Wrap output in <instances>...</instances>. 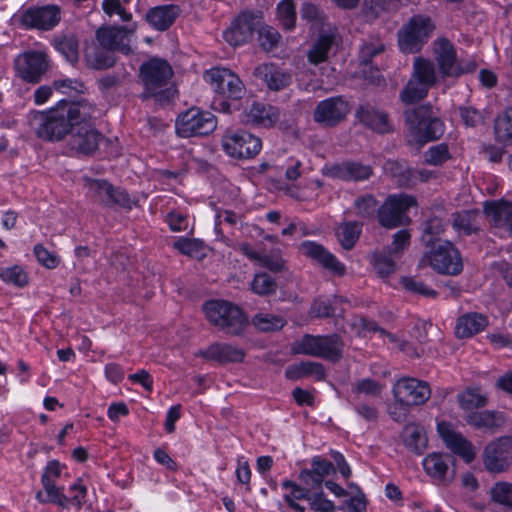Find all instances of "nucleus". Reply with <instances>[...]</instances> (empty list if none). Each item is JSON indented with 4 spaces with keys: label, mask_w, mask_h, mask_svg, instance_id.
<instances>
[{
    "label": "nucleus",
    "mask_w": 512,
    "mask_h": 512,
    "mask_svg": "<svg viewBox=\"0 0 512 512\" xmlns=\"http://www.w3.org/2000/svg\"><path fill=\"white\" fill-rule=\"evenodd\" d=\"M203 310L211 324L229 334L240 333L247 324V319L242 310L227 301H208L204 304Z\"/></svg>",
    "instance_id": "0eeeda50"
},
{
    "label": "nucleus",
    "mask_w": 512,
    "mask_h": 512,
    "mask_svg": "<svg viewBox=\"0 0 512 512\" xmlns=\"http://www.w3.org/2000/svg\"><path fill=\"white\" fill-rule=\"evenodd\" d=\"M135 28V26L131 29L105 27L97 31L96 37L102 48L108 51H119L123 54H129L132 51L131 37Z\"/></svg>",
    "instance_id": "5701e85b"
},
{
    "label": "nucleus",
    "mask_w": 512,
    "mask_h": 512,
    "mask_svg": "<svg viewBox=\"0 0 512 512\" xmlns=\"http://www.w3.org/2000/svg\"><path fill=\"white\" fill-rule=\"evenodd\" d=\"M263 15L260 11H244L231 23V26L224 31L223 37L231 46H240L246 43L253 33L262 24Z\"/></svg>",
    "instance_id": "ddd939ff"
},
{
    "label": "nucleus",
    "mask_w": 512,
    "mask_h": 512,
    "mask_svg": "<svg viewBox=\"0 0 512 512\" xmlns=\"http://www.w3.org/2000/svg\"><path fill=\"white\" fill-rule=\"evenodd\" d=\"M278 19L286 30H292L296 22V6L293 0H282L277 5Z\"/></svg>",
    "instance_id": "603ef678"
},
{
    "label": "nucleus",
    "mask_w": 512,
    "mask_h": 512,
    "mask_svg": "<svg viewBox=\"0 0 512 512\" xmlns=\"http://www.w3.org/2000/svg\"><path fill=\"white\" fill-rule=\"evenodd\" d=\"M400 283L406 291L420 294L425 297L436 296V292L433 289L427 287L422 281H417L412 277H402Z\"/></svg>",
    "instance_id": "0e129e2a"
},
{
    "label": "nucleus",
    "mask_w": 512,
    "mask_h": 512,
    "mask_svg": "<svg viewBox=\"0 0 512 512\" xmlns=\"http://www.w3.org/2000/svg\"><path fill=\"white\" fill-rule=\"evenodd\" d=\"M285 375L288 379L297 380L308 376H313L317 380L325 377V371L322 364L313 361H302L298 364L289 366Z\"/></svg>",
    "instance_id": "e433bc0d"
},
{
    "label": "nucleus",
    "mask_w": 512,
    "mask_h": 512,
    "mask_svg": "<svg viewBox=\"0 0 512 512\" xmlns=\"http://www.w3.org/2000/svg\"><path fill=\"white\" fill-rule=\"evenodd\" d=\"M110 52L111 51H103L99 49L88 50L85 55L86 62L94 69L109 68L115 63V59Z\"/></svg>",
    "instance_id": "864d4df0"
},
{
    "label": "nucleus",
    "mask_w": 512,
    "mask_h": 512,
    "mask_svg": "<svg viewBox=\"0 0 512 512\" xmlns=\"http://www.w3.org/2000/svg\"><path fill=\"white\" fill-rule=\"evenodd\" d=\"M452 463L451 456L437 452L428 454L422 461L426 474L445 486L450 485L455 478V469L451 468Z\"/></svg>",
    "instance_id": "6ab92c4d"
},
{
    "label": "nucleus",
    "mask_w": 512,
    "mask_h": 512,
    "mask_svg": "<svg viewBox=\"0 0 512 512\" xmlns=\"http://www.w3.org/2000/svg\"><path fill=\"white\" fill-rule=\"evenodd\" d=\"M257 31L259 44L265 51H271L278 46L281 35L275 28L261 24Z\"/></svg>",
    "instance_id": "6e6d98bb"
},
{
    "label": "nucleus",
    "mask_w": 512,
    "mask_h": 512,
    "mask_svg": "<svg viewBox=\"0 0 512 512\" xmlns=\"http://www.w3.org/2000/svg\"><path fill=\"white\" fill-rule=\"evenodd\" d=\"M340 44L341 36L337 28L331 24L323 25L307 52L309 63L318 65L327 61L331 54L336 53Z\"/></svg>",
    "instance_id": "4468645a"
},
{
    "label": "nucleus",
    "mask_w": 512,
    "mask_h": 512,
    "mask_svg": "<svg viewBox=\"0 0 512 512\" xmlns=\"http://www.w3.org/2000/svg\"><path fill=\"white\" fill-rule=\"evenodd\" d=\"M411 242V234L409 230L403 229L396 232L393 235L392 243L385 250L388 251L390 256H394V258H400L404 251L409 247Z\"/></svg>",
    "instance_id": "4d7b16f0"
},
{
    "label": "nucleus",
    "mask_w": 512,
    "mask_h": 512,
    "mask_svg": "<svg viewBox=\"0 0 512 512\" xmlns=\"http://www.w3.org/2000/svg\"><path fill=\"white\" fill-rule=\"evenodd\" d=\"M492 499L504 506L512 508V484L500 482L491 489Z\"/></svg>",
    "instance_id": "680f3d73"
},
{
    "label": "nucleus",
    "mask_w": 512,
    "mask_h": 512,
    "mask_svg": "<svg viewBox=\"0 0 512 512\" xmlns=\"http://www.w3.org/2000/svg\"><path fill=\"white\" fill-rule=\"evenodd\" d=\"M279 120L278 110L268 104L254 102L245 112L242 121L246 124L257 125L265 128L274 126Z\"/></svg>",
    "instance_id": "bb28decb"
},
{
    "label": "nucleus",
    "mask_w": 512,
    "mask_h": 512,
    "mask_svg": "<svg viewBox=\"0 0 512 512\" xmlns=\"http://www.w3.org/2000/svg\"><path fill=\"white\" fill-rule=\"evenodd\" d=\"M173 75L170 64L158 58L150 59L140 69V77L143 81L144 97H154L158 101H164L172 95V89L168 87Z\"/></svg>",
    "instance_id": "20e7f679"
},
{
    "label": "nucleus",
    "mask_w": 512,
    "mask_h": 512,
    "mask_svg": "<svg viewBox=\"0 0 512 512\" xmlns=\"http://www.w3.org/2000/svg\"><path fill=\"white\" fill-rule=\"evenodd\" d=\"M180 9L176 5H162L153 7L146 13V21L158 31L168 29L176 20Z\"/></svg>",
    "instance_id": "2f4dec72"
},
{
    "label": "nucleus",
    "mask_w": 512,
    "mask_h": 512,
    "mask_svg": "<svg viewBox=\"0 0 512 512\" xmlns=\"http://www.w3.org/2000/svg\"><path fill=\"white\" fill-rule=\"evenodd\" d=\"M355 208L358 216L372 218L380 207L372 196H363L355 201Z\"/></svg>",
    "instance_id": "e2e57ef3"
},
{
    "label": "nucleus",
    "mask_w": 512,
    "mask_h": 512,
    "mask_svg": "<svg viewBox=\"0 0 512 512\" xmlns=\"http://www.w3.org/2000/svg\"><path fill=\"white\" fill-rule=\"evenodd\" d=\"M223 150L233 158H252L262 148L261 139L246 131H227L221 140Z\"/></svg>",
    "instance_id": "f8f14e48"
},
{
    "label": "nucleus",
    "mask_w": 512,
    "mask_h": 512,
    "mask_svg": "<svg viewBox=\"0 0 512 512\" xmlns=\"http://www.w3.org/2000/svg\"><path fill=\"white\" fill-rule=\"evenodd\" d=\"M512 460V439L500 438L487 445L484 451V465L491 472H502Z\"/></svg>",
    "instance_id": "4be33fe9"
},
{
    "label": "nucleus",
    "mask_w": 512,
    "mask_h": 512,
    "mask_svg": "<svg viewBox=\"0 0 512 512\" xmlns=\"http://www.w3.org/2000/svg\"><path fill=\"white\" fill-rule=\"evenodd\" d=\"M196 355L219 363H230L243 361L245 352L230 344L214 343L204 350H199Z\"/></svg>",
    "instance_id": "cd10ccee"
},
{
    "label": "nucleus",
    "mask_w": 512,
    "mask_h": 512,
    "mask_svg": "<svg viewBox=\"0 0 512 512\" xmlns=\"http://www.w3.org/2000/svg\"><path fill=\"white\" fill-rule=\"evenodd\" d=\"M372 174V169L368 165L358 162H345L331 168L333 177L346 181H361L368 179Z\"/></svg>",
    "instance_id": "f704fd0d"
},
{
    "label": "nucleus",
    "mask_w": 512,
    "mask_h": 512,
    "mask_svg": "<svg viewBox=\"0 0 512 512\" xmlns=\"http://www.w3.org/2000/svg\"><path fill=\"white\" fill-rule=\"evenodd\" d=\"M94 113L95 107L85 100L60 101L48 110L31 112L29 126L38 138L59 141L70 134L79 122L91 119Z\"/></svg>",
    "instance_id": "f257e3e1"
},
{
    "label": "nucleus",
    "mask_w": 512,
    "mask_h": 512,
    "mask_svg": "<svg viewBox=\"0 0 512 512\" xmlns=\"http://www.w3.org/2000/svg\"><path fill=\"white\" fill-rule=\"evenodd\" d=\"M434 24L427 16H413L398 32V45L404 53L418 52L431 36Z\"/></svg>",
    "instance_id": "1a4fd4ad"
},
{
    "label": "nucleus",
    "mask_w": 512,
    "mask_h": 512,
    "mask_svg": "<svg viewBox=\"0 0 512 512\" xmlns=\"http://www.w3.org/2000/svg\"><path fill=\"white\" fill-rule=\"evenodd\" d=\"M281 486L284 491V500L288 506L295 512H305L306 508L300 505L298 501L303 499L307 500L310 491L290 480H285Z\"/></svg>",
    "instance_id": "4c0bfd02"
},
{
    "label": "nucleus",
    "mask_w": 512,
    "mask_h": 512,
    "mask_svg": "<svg viewBox=\"0 0 512 512\" xmlns=\"http://www.w3.org/2000/svg\"><path fill=\"white\" fill-rule=\"evenodd\" d=\"M382 388L383 387L378 382L366 378L355 383L352 387V392L357 395L364 394L369 396H377L381 393Z\"/></svg>",
    "instance_id": "69168bd1"
},
{
    "label": "nucleus",
    "mask_w": 512,
    "mask_h": 512,
    "mask_svg": "<svg viewBox=\"0 0 512 512\" xmlns=\"http://www.w3.org/2000/svg\"><path fill=\"white\" fill-rule=\"evenodd\" d=\"M488 325V319L479 313H467L458 318L455 333L458 338H469Z\"/></svg>",
    "instance_id": "c9c22d12"
},
{
    "label": "nucleus",
    "mask_w": 512,
    "mask_h": 512,
    "mask_svg": "<svg viewBox=\"0 0 512 512\" xmlns=\"http://www.w3.org/2000/svg\"><path fill=\"white\" fill-rule=\"evenodd\" d=\"M61 19L60 8L56 5L30 8L20 16L22 25L27 28L50 30L55 27Z\"/></svg>",
    "instance_id": "aec40b11"
},
{
    "label": "nucleus",
    "mask_w": 512,
    "mask_h": 512,
    "mask_svg": "<svg viewBox=\"0 0 512 512\" xmlns=\"http://www.w3.org/2000/svg\"><path fill=\"white\" fill-rule=\"evenodd\" d=\"M350 106L342 97H331L319 102L314 111V120L325 126H335L345 119Z\"/></svg>",
    "instance_id": "412c9836"
},
{
    "label": "nucleus",
    "mask_w": 512,
    "mask_h": 512,
    "mask_svg": "<svg viewBox=\"0 0 512 512\" xmlns=\"http://www.w3.org/2000/svg\"><path fill=\"white\" fill-rule=\"evenodd\" d=\"M496 140L505 145L512 144V109L498 115L494 123Z\"/></svg>",
    "instance_id": "79ce46f5"
},
{
    "label": "nucleus",
    "mask_w": 512,
    "mask_h": 512,
    "mask_svg": "<svg viewBox=\"0 0 512 512\" xmlns=\"http://www.w3.org/2000/svg\"><path fill=\"white\" fill-rule=\"evenodd\" d=\"M357 118L376 132L385 133L390 130L387 114L372 105L361 106L357 111Z\"/></svg>",
    "instance_id": "72a5a7b5"
},
{
    "label": "nucleus",
    "mask_w": 512,
    "mask_h": 512,
    "mask_svg": "<svg viewBox=\"0 0 512 512\" xmlns=\"http://www.w3.org/2000/svg\"><path fill=\"white\" fill-rule=\"evenodd\" d=\"M410 142L419 144L438 139L444 132V124L430 106H419L405 112Z\"/></svg>",
    "instance_id": "7ed1b4c3"
},
{
    "label": "nucleus",
    "mask_w": 512,
    "mask_h": 512,
    "mask_svg": "<svg viewBox=\"0 0 512 512\" xmlns=\"http://www.w3.org/2000/svg\"><path fill=\"white\" fill-rule=\"evenodd\" d=\"M55 48L66 58L70 63L78 61V41L73 35L62 36L55 40Z\"/></svg>",
    "instance_id": "09e8293b"
},
{
    "label": "nucleus",
    "mask_w": 512,
    "mask_h": 512,
    "mask_svg": "<svg viewBox=\"0 0 512 512\" xmlns=\"http://www.w3.org/2000/svg\"><path fill=\"white\" fill-rule=\"evenodd\" d=\"M437 74L434 64L423 58H416L413 72L406 86L400 93L405 104H412L427 96L429 89L436 83Z\"/></svg>",
    "instance_id": "423d86ee"
},
{
    "label": "nucleus",
    "mask_w": 512,
    "mask_h": 512,
    "mask_svg": "<svg viewBox=\"0 0 512 512\" xmlns=\"http://www.w3.org/2000/svg\"><path fill=\"white\" fill-rule=\"evenodd\" d=\"M480 213L478 211H462L453 215V228L459 235H470L478 230V219Z\"/></svg>",
    "instance_id": "ea45409f"
},
{
    "label": "nucleus",
    "mask_w": 512,
    "mask_h": 512,
    "mask_svg": "<svg viewBox=\"0 0 512 512\" xmlns=\"http://www.w3.org/2000/svg\"><path fill=\"white\" fill-rule=\"evenodd\" d=\"M415 205L416 200L410 195H390L378 209L380 225L388 229H393L409 224L410 218L407 216V211Z\"/></svg>",
    "instance_id": "9d476101"
},
{
    "label": "nucleus",
    "mask_w": 512,
    "mask_h": 512,
    "mask_svg": "<svg viewBox=\"0 0 512 512\" xmlns=\"http://www.w3.org/2000/svg\"><path fill=\"white\" fill-rule=\"evenodd\" d=\"M437 432L445 446L465 462L470 463L475 459L476 450L473 444L462 434L456 432L451 424L445 421L439 422Z\"/></svg>",
    "instance_id": "a211bd4d"
},
{
    "label": "nucleus",
    "mask_w": 512,
    "mask_h": 512,
    "mask_svg": "<svg viewBox=\"0 0 512 512\" xmlns=\"http://www.w3.org/2000/svg\"><path fill=\"white\" fill-rule=\"evenodd\" d=\"M396 401L405 406L424 404L431 396L427 382L415 378H402L393 386Z\"/></svg>",
    "instance_id": "f3484780"
},
{
    "label": "nucleus",
    "mask_w": 512,
    "mask_h": 512,
    "mask_svg": "<svg viewBox=\"0 0 512 512\" xmlns=\"http://www.w3.org/2000/svg\"><path fill=\"white\" fill-rule=\"evenodd\" d=\"M361 233V227L356 222H348L340 225L336 230L337 238L341 246L349 250L354 247Z\"/></svg>",
    "instance_id": "a18cd8bd"
},
{
    "label": "nucleus",
    "mask_w": 512,
    "mask_h": 512,
    "mask_svg": "<svg viewBox=\"0 0 512 512\" xmlns=\"http://www.w3.org/2000/svg\"><path fill=\"white\" fill-rule=\"evenodd\" d=\"M252 323L260 331L272 332L281 329L286 321L280 316L259 313L253 317Z\"/></svg>",
    "instance_id": "3c124183"
},
{
    "label": "nucleus",
    "mask_w": 512,
    "mask_h": 512,
    "mask_svg": "<svg viewBox=\"0 0 512 512\" xmlns=\"http://www.w3.org/2000/svg\"><path fill=\"white\" fill-rule=\"evenodd\" d=\"M486 217L495 227L504 228L512 235V203L507 200L486 202L484 204Z\"/></svg>",
    "instance_id": "c85d7f7f"
},
{
    "label": "nucleus",
    "mask_w": 512,
    "mask_h": 512,
    "mask_svg": "<svg viewBox=\"0 0 512 512\" xmlns=\"http://www.w3.org/2000/svg\"><path fill=\"white\" fill-rule=\"evenodd\" d=\"M0 278L6 284L17 287H24L28 284L27 273L18 265L0 269Z\"/></svg>",
    "instance_id": "5fc2aeb1"
},
{
    "label": "nucleus",
    "mask_w": 512,
    "mask_h": 512,
    "mask_svg": "<svg viewBox=\"0 0 512 512\" xmlns=\"http://www.w3.org/2000/svg\"><path fill=\"white\" fill-rule=\"evenodd\" d=\"M504 416L500 412L481 411L473 412L467 416L468 424L476 428H496L504 423Z\"/></svg>",
    "instance_id": "a19ab883"
},
{
    "label": "nucleus",
    "mask_w": 512,
    "mask_h": 512,
    "mask_svg": "<svg viewBox=\"0 0 512 512\" xmlns=\"http://www.w3.org/2000/svg\"><path fill=\"white\" fill-rule=\"evenodd\" d=\"M435 58L444 77H454L457 66L456 51L452 43L446 39H439L435 42Z\"/></svg>",
    "instance_id": "7c9ffc66"
},
{
    "label": "nucleus",
    "mask_w": 512,
    "mask_h": 512,
    "mask_svg": "<svg viewBox=\"0 0 512 512\" xmlns=\"http://www.w3.org/2000/svg\"><path fill=\"white\" fill-rule=\"evenodd\" d=\"M83 185L87 189L90 198L105 206L118 204L123 207H130L129 195L119 188H115L106 180L83 177Z\"/></svg>",
    "instance_id": "2eb2a0df"
},
{
    "label": "nucleus",
    "mask_w": 512,
    "mask_h": 512,
    "mask_svg": "<svg viewBox=\"0 0 512 512\" xmlns=\"http://www.w3.org/2000/svg\"><path fill=\"white\" fill-rule=\"evenodd\" d=\"M384 171L395 178L400 186H408L412 183V170L404 164L389 160L384 164Z\"/></svg>",
    "instance_id": "de8ad7c7"
},
{
    "label": "nucleus",
    "mask_w": 512,
    "mask_h": 512,
    "mask_svg": "<svg viewBox=\"0 0 512 512\" xmlns=\"http://www.w3.org/2000/svg\"><path fill=\"white\" fill-rule=\"evenodd\" d=\"M42 485L46 492L47 500H49L50 503L57 504L62 508H67L68 497L63 493V488L58 487L54 483Z\"/></svg>",
    "instance_id": "338daca9"
},
{
    "label": "nucleus",
    "mask_w": 512,
    "mask_h": 512,
    "mask_svg": "<svg viewBox=\"0 0 512 512\" xmlns=\"http://www.w3.org/2000/svg\"><path fill=\"white\" fill-rule=\"evenodd\" d=\"M49 68L48 55L44 51L30 50L15 59L17 75L29 83H38Z\"/></svg>",
    "instance_id": "dca6fc26"
},
{
    "label": "nucleus",
    "mask_w": 512,
    "mask_h": 512,
    "mask_svg": "<svg viewBox=\"0 0 512 512\" xmlns=\"http://www.w3.org/2000/svg\"><path fill=\"white\" fill-rule=\"evenodd\" d=\"M419 266H429L446 275H458L463 269L460 253L449 241L433 242L423 254Z\"/></svg>",
    "instance_id": "39448f33"
},
{
    "label": "nucleus",
    "mask_w": 512,
    "mask_h": 512,
    "mask_svg": "<svg viewBox=\"0 0 512 512\" xmlns=\"http://www.w3.org/2000/svg\"><path fill=\"white\" fill-rule=\"evenodd\" d=\"M401 440L405 447L415 454H422L428 445L425 428L417 423L405 425L401 433Z\"/></svg>",
    "instance_id": "473e14b6"
},
{
    "label": "nucleus",
    "mask_w": 512,
    "mask_h": 512,
    "mask_svg": "<svg viewBox=\"0 0 512 512\" xmlns=\"http://www.w3.org/2000/svg\"><path fill=\"white\" fill-rule=\"evenodd\" d=\"M424 157L425 162L430 165H442L450 158L449 148L444 143L434 145L425 152Z\"/></svg>",
    "instance_id": "bf43d9fd"
},
{
    "label": "nucleus",
    "mask_w": 512,
    "mask_h": 512,
    "mask_svg": "<svg viewBox=\"0 0 512 512\" xmlns=\"http://www.w3.org/2000/svg\"><path fill=\"white\" fill-rule=\"evenodd\" d=\"M385 50V44L379 37H370L363 41L359 49V61L364 65L372 62L373 58L382 54Z\"/></svg>",
    "instance_id": "49530a36"
},
{
    "label": "nucleus",
    "mask_w": 512,
    "mask_h": 512,
    "mask_svg": "<svg viewBox=\"0 0 512 512\" xmlns=\"http://www.w3.org/2000/svg\"><path fill=\"white\" fill-rule=\"evenodd\" d=\"M394 256H390L387 250L375 251L369 256V261L376 274L381 278H386L397 270L396 260Z\"/></svg>",
    "instance_id": "58836bf2"
},
{
    "label": "nucleus",
    "mask_w": 512,
    "mask_h": 512,
    "mask_svg": "<svg viewBox=\"0 0 512 512\" xmlns=\"http://www.w3.org/2000/svg\"><path fill=\"white\" fill-rule=\"evenodd\" d=\"M131 0H103L102 8L108 16L118 15L122 21H130L131 13L127 11V6Z\"/></svg>",
    "instance_id": "13d9d810"
},
{
    "label": "nucleus",
    "mask_w": 512,
    "mask_h": 512,
    "mask_svg": "<svg viewBox=\"0 0 512 512\" xmlns=\"http://www.w3.org/2000/svg\"><path fill=\"white\" fill-rule=\"evenodd\" d=\"M69 493L71 496L68 497L67 508L70 506L80 508L85 502L87 493L86 487L81 483L80 480H77L76 483L70 486Z\"/></svg>",
    "instance_id": "774afa93"
},
{
    "label": "nucleus",
    "mask_w": 512,
    "mask_h": 512,
    "mask_svg": "<svg viewBox=\"0 0 512 512\" xmlns=\"http://www.w3.org/2000/svg\"><path fill=\"white\" fill-rule=\"evenodd\" d=\"M457 398L460 407L466 411L484 407L487 403V396L479 388H468Z\"/></svg>",
    "instance_id": "37998d69"
},
{
    "label": "nucleus",
    "mask_w": 512,
    "mask_h": 512,
    "mask_svg": "<svg viewBox=\"0 0 512 512\" xmlns=\"http://www.w3.org/2000/svg\"><path fill=\"white\" fill-rule=\"evenodd\" d=\"M254 75L263 80L268 88L274 91L286 88L292 80L290 73L272 63L258 65L254 70Z\"/></svg>",
    "instance_id": "a878e982"
},
{
    "label": "nucleus",
    "mask_w": 512,
    "mask_h": 512,
    "mask_svg": "<svg viewBox=\"0 0 512 512\" xmlns=\"http://www.w3.org/2000/svg\"><path fill=\"white\" fill-rule=\"evenodd\" d=\"M301 253L313 261L319 263L325 269L337 275H344L345 265L341 263L331 252L326 250L321 244L314 241H304L299 247Z\"/></svg>",
    "instance_id": "393cba45"
},
{
    "label": "nucleus",
    "mask_w": 512,
    "mask_h": 512,
    "mask_svg": "<svg viewBox=\"0 0 512 512\" xmlns=\"http://www.w3.org/2000/svg\"><path fill=\"white\" fill-rule=\"evenodd\" d=\"M291 349L295 354L338 360L342 355L343 343L336 334L329 336L307 334L294 342Z\"/></svg>",
    "instance_id": "6e6552de"
},
{
    "label": "nucleus",
    "mask_w": 512,
    "mask_h": 512,
    "mask_svg": "<svg viewBox=\"0 0 512 512\" xmlns=\"http://www.w3.org/2000/svg\"><path fill=\"white\" fill-rule=\"evenodd\" d=\"M217 126L215 116L199 108H190L176 120V132L181 137L203 136L212 133Z\"/></svg>",
    "instance_id": "9b49d317"
},
{
    "label": "nucleus",
    "mask_w": 512,
    "mask_h": 512,
    "mask_svg": "<svg viewBox=\"0 0 512 512\" xmlns=\"http://www.w3.org/2000/svg\"><path fill=\"white\" fill-rule=\"evenodd\" d=\"M334 470V465L330 461L320 456H315L311 460V467L303 469L299 474V478L307 486L320 487L323 484L324 478L333 473Z\"/></svg>",
    "instance_id": "c756f323"
},
{
    "label": "nucleus",
    "mask_w": 512,
    "mask_h": 512,
    "mask_svg": "<svg viewBox=\"0 0 512 512\" xmlns=\"http://www.w3.org/2000/svg\"><path fill=\"white\" fill-rule=\"evenodd\" d=\"M90 120L79 122L69 134L71 148L79 153H93L101 140V135L92 127Z\"/></svg>",
    "instance_id": "b1692460"
},
{
    "label": "nucleus",
    "mask_w": 512,
    "mask_h": 512,
    "mask_svg": "<svg viewBox=\"0 0 512 512\" xmlns=\"http://www.w3.org/2000/svg\"><path fill=\"white\" fill-rule=\"evenodd\" d=\"M174 248L188 257L202 259L206 256V247L198 239L180 237L174 242Z\"/></svg>",
    "instance_id": "c03bdc74"
},
{
    "label": "nucleus",
    "mask_w": 512,
    "mask_h": 512,
    "mask_svg": "<svg viewBox=\"0 0 512 512\" xmlns=\"http://www.w3.org/2000/svg\"><path fill=\"white\" fill-rule=\"evenodd\" d=\"M251 290L253 293L265 296L276 292L277 283L275 279L264 272L255 274L251 284Z\"/></svg>",
    "instance_id": "8fccbe9b"
},
{
    "label": "nucleus",
    "mask_w": 512,
    "mask_h": 512,
    "mask_svg": "<svg viewBox=\"0 0 512 512\" xmlns=\"http://www.w3.org/2000/svg\"><path fill=\"white\" fill-rule=\"evenodd\" d=\"M307 501L315 512H334L336 510L334 502L329 500L322 491L310 492Z\"/></svg>",
    "instance_id": "052dcab7"
},
{
    "label": "nucleus",
    "mask_w": 512,
    "mask_h": 512,
    "mask_svg": "<svg viewBox=\"0 0 512 512\" xmlns=\"http://www.w3.org/2000/svg\"><path fill=\"white\" fill-rule=\"evenodd\" d=\"M204 79L219 97L213 102L214 108L224 113L231 112V105L228 100H239L246 93L242 80L230 69L212 68L205 72Z\"/></svg>",
    "instance_id": "f03ea898"
}]
</instances>
